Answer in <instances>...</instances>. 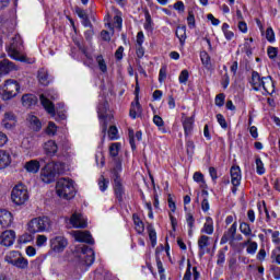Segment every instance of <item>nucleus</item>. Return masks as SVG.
Masks as SVG:
<instances>
[{
	"label": "nucleus",
	"instance_id": "obj_1",
	"mask_svg": "<svg viewBox=\"0 0 280 280\" xmlns=\"http://www.w3.org/2000/svg\"><path fill=\"white\" fill-rule=\"evenodd\" d=\"M121 161H116L114 167L112 168V178L114 180L113 189L118 202H124V196H126V188L121 183Z\"/></svg>",
	"mask_w": 280,
	"mask_h": 280
},
{
	"label": "nucleus",
	"instance_id": "obj_2",
	"mask_svg": "<svg viewBox=\"0 0 280 280\" xmlns=\"http://www.w3.org/2000/svg\"><path fill=\"white\" fill-rule=\"evenodd\" d=\"M56 191L59 198L65 200H71L75 196V187L73 186V180L70 178H60L56 184Z\"/></svg>",
	"mask_w": 280,
	"mask_h": 280
},
{
	"label": "nucleus",
	"instance_id": "obj_3",
	"mask_svg": "<svg viewBox=\"0 0 280 280\" xmlns=\"http://www.w3.org/2000/svg\"><path fill=\"white\" fill-rule=\"evenodd\" d=\"M51 230V219L48 217L34 218L27 223L28 233H45Z\"/></svg>",
	"mask_w": 280,
	"mask_h": 280
},
{
	"label": "nucleus",
	"instance_id": "obj_4",
	"mask_svg": "<svg viewBox=\"0 0 280 280\" xmlns=\"http://www.w3.org/2000/svg\"><path fill=\"white\" fill-rule=\"evenodd\" d=\"M19 91H21L19 81L9 79L4 81V84L0 88V95L4 102H9V100H13V97L19 95Z\"/></svg>",
	"mask_w": 280,
	"mask_h": 280
},
{
	"label": "nucleus",
	"instance_id": "obj_5",
	"mask_svg": "<svg viewBox=\"0 0 280 280\" xmlns=\"http://www.w3.org/2000/svg\"><path fill=\"white\" fill-rule=\"evenodd\" d=\"M51 100H58V92L49 90L48 92H46L45 94H40L39 96L40 104L48 113V115H51V117H56V106L54 105Z\"/></svg>",
	"mask_w": 280,
	"mask_h": 280
},
{
	"label": "nucleus",
	"instance_id": "obj_6",
	"mask_svg": "<svg viewBox=\"0 0 280 280\" xmlns=\"http://www.w3.org/2000/svg\"><path fill=\"white\" fill-rule=\"evenodd\" d=\"M11 200L18 207L25 205L26 201L30 200V192H27V187L22 184L14 186L11 191Z\"/></svg>",
	"mask_w": 280,
	"mask_h": 280
},
{
	"label": "nucleus",
	"instance_id": "obj_7",
	"mask_svg": "<svg viewBox=\"0 0 280 280\" xmlns=\"http://www.w3.org/2000/svg\"><path fill=\"white\" fill-rule=\"evenodd\" d=\"M23 51V42L21 40V36H15L11 45L8 47V54L10 58L13 60H20V62L25 61V56L21 54Z\"/></svg>",
	"mask_w": 280,
	"mask_h": 280
},
{
	"label": "nucleus",
	"instance_id": "obj_8",
	"mask_svg": "<svg viewBox=\"0 0 280 280\" xmlns=\"http://www.w3.org/2000/svg\"><path fill=\"white\" fill-rule=\"evenodd\" d=\"M56 164L55 163H47L40 171V180L49 185L56 180Z\"/></svg>",
	"mask_w": 280,
	"mask_h": 280
},
{
	"label": "nucleus",
	"instance_id": "obj_9",
	"mask_svg": "<svg viewBox=\"0 0 280 280\" xmlns=\"http://www.w3.org/2000/svg\"><path fill=\"white\" fill-rule=\"evenodd\" d=\"M98 119H101V126L104 136L106 135V130H108V124L106 119H112L113 116L108 115V102L101 103L97 107Z\"/></svg>",
	"mask_w": 280,
	"mask_h": 280
},
{
	"label": "nucleus",
	"instance_id": "obj_10",
	"mask_svg": "<svg viewBox=\"0 0 280 280\" xmlns=\"http://www.w3.org/2000/svg\"><path fill=\"white\" fill-rule=\"evenodd\" d=\"M67 246H69V241L65 236H55L50 240V248L54 253H65Z\"/></svg>",
	"mask_w": 280,
	"mask_h": 280
},
{
	"label": "nucleus",
	"instance_id": "obj_11",
	"mask_svg": "<svg viewBox=\"0 0 280 280\" xmlns=\"http://www.w3.org/2000/svg\"><path fill=\"white\" fill-rule=\"evenodd\" d=\"M80 259L85 266H93L95 261V252L89 246H83L81 249Z\"/></svg>",
	"mask_w": 280,
	"mask_h": 280
},
{
	"label": "nucleus",
	"instance_id": "obj_12",
	"mask_svg": "<svg viewBox=\"0 0 280 280\" xmlns=\"http://www.w3.org/2000/svg\"><path fill=\"white\" fill-rule=\"evenodd\" d=\"M209 246H211V237L207 235H201L198 238V248H199V257L202 258L207 253H209Z\"/></svg>",
	"mask_w": 280,
	"mask_h": 280
},
{
	"label": "nucleus",
	"instance_id": "obj_13",
	"mask_svg": "<svg viewBox=\"0 0 280 280\" xmlns=\"http://www.w3.org/2000/svg\"><path fill=\"white\" fill-rule=\"evenodd\" d=\"M72 236L74 237L75 242H83L85 244H95V240H93V236L89 231H73Z\"/></svg>",
	"mask_w": 280,
	"mask_h": 280
},
{
	"label": "nucleus",
	"instance_id": "obj_14",
	"mask_svg": "<svg viewBox=\"0 0 280 280\" xmlns=\"http://www.w3.org/2000/svg\"><path fill=\"white\" fill-rule=\"evenodd\" d=\"M16 240V232L13 230H7L2 232L0 236V244L1 246L10 247L14 244V241Z\"/></svg>",
	"mask_w": 280,
	"mask_h": 280
},
{
	"label": "nucleus",
	"instance_id": "obj_15",
	"mask_svg": "<svg viewBox=\"0 0 280 280\" xmlns=\"http://www.w3.org/2000/svg\"><path fill=\"white\" fill-rule=\"evenodd\" d=\"M70 224L74 228V229H86V219L84 218V215L80 212H74L71 217H70Z\"/></svg>",
	"mask_w": 280,
	"mask_h": 280
},
{
	"label": "nucleus",
	"instance_id": "obj_16",
	"mask_svg": "<svg viewBox=\"0 0 280 280\" xmlns=\"http://www.w3.org/2000/svg\"><path fill=\"white\" fill-rule=\"evenodd\" d=\"M13 220L12 212L0 210V229H9V226H12Z\"/></svg>",
	"mask_w": 280,
	"mask_h": 280
},
{
	"label": "nucleus",
	"instance_id": "obj_17",
	"mask_svg": "<svg viewBox=\"0 0 280 280\" xmlns=\"http://www.w3.org/2000/svg\"><path fill=\"white\" fill-rule=\"evenodd\" d=\"M237 233V222H234L228 231L224 232L221 237L220 244H226L228 242H233L235 240V235Z\"/></svg>",
	"mask_w": 280,
	"mask_h": 280
},
{
	"label": "nucleus",
	"instance_id": "obj_18",
	"mask_svg": "<svg viewBox=\"0 0 280 280\" xmlns=\"http://www.w3.org/2000/svg\"><path fill=\"white\" fill-rule=\"evenodd\" d=\"M231 174V184L234 185V187H240L242 185V170L240 166H232L230 170Z\"/></svg>",
	"mask_w": 280,
	"mask_h": 280
},
{
	"label": "nucleus",
	"instance_id": "obj_19",
	"mask_svg": "<svg viewBox=\"0 0 280 280\" xmlns=\"http://www.w3.org/2000/svg\"><path fill=\"white\" fill-rule=\"evenodd\" d=\"M44 152L47 156H56L58 153V143L54 140H48L44 143Z\"/></svg>",
	"mask_w": 280,
	"mask_h": 280
},
{
	"label": "nucleus",
	"instance_id": "obj_20",
	"mask_svg": "<svg viewBox=\"0 0 280 280\" xmlns=\"http://www.w3.org/2000/svg\"><path fill=\"white\" fill-rule=\"evenodd\" d=\"M262 82H264V78L259 75V72L253 71L249 84L253 86L254 91H261Z\"/></svg>",
	"mask_w": 280,
	"mask_h": 280
},
{
	"label": "nucleus",
	"instance_id": "obj_21",
	"mask_svg": "<svg viewBox=\"0 0 280 280\" xmlns=\"http://www.w3.org/2000/svg\"><path fill=\"white\" fill-rule=\"evenodd\" d=\"M38 104V97L34 94H24L22 96V105L24 108H32V106H36Z\"/></svg>",
	"mask_w": 280,
	"mask_h": 280
},
{
	"label": "nucleus",
	"instance_id": "obj_22",
	"mask_svg": "<svg viewBox=\"0 0 280 280\" xmlns=\"http://www.w3.org/2000/svg\"><path fill=\"white\" fill-rule=\"evenodd\" d=\"M11 71H16V65L9 59H3L0 61V73H11Z\"/></svg>",
	"mask_w": 280,
	"mask_h": 280
},
{
	"label": "nucleus",
	"instance_id": "obj_23",
	"mask_svg": "<svg viewBox=\"0 0 280 280\" xmlns=\"http://www.w3.org/2000/svg\"><path fill=\"white\" fill-rule=\"evenodd\" d=\"M12 163V155L5 150H0V170H5Z\"/></svg>",
	"mask_w": 280,
	"mask_h": 280
},
{
	"label": "nucleus",
	"instance_id": "obj_24",
	"mask_svg": "<svg viewBox=\"0 0 280 280\" xmlns=\"http://www.w3.org/2000/svg\"><path fill=\"white\" fill-rule=\"evenodd\" d=\"M24 170H26L28 174H38L40 171V162H38V160H31L25 163Z\"/></svg>",
	"mask_w": 280,
	"mask_h": 280
},
{
	"label": "nucleus",
	"instance_id": "obj_25",
	"mask_svg": "<svg viewBox=\"0 0 280 280\" xmlns=\"http://www.w3.org/2000/svg\"><path fill=\"white\" fill-rule=\"evenodd\" d=\"M12 266L19 270H27V268H30V261L27 258L23 257V254H20Z\"/></svg>",
	"mask_w": 280,
	"mask_h": 280
},
{
	"label": "nucleus",
	"instance_id": "obj_26",
	"mask_svg": "<svg viewBox=\"0 0 280 280\" xmlns=\"http://www.w3.org/2000/svg\"><path fill=\"white\" fill-rule=\"evenodd\" d=\"M37 78L42 86H49V82H51V79H49V72H47L46 69H39L37 72Z\"/></svg>",
	"mask_w": 280,
	"mask_h": 280
},
{
	"label": "nucleus",
	"instance_id": "obj_27",
	"mask_svg": "<svg viewBox=\"0 0 280 280\" xmlns=\"http://www.w3.org/2000/svg\"><path fill=\"white\" fill-rule=\"evenodd\" d=\"M183 128L186 137H189L194 131V117H185L183 118Z\"/></svg>",
	"mask_w": 280,
	"mask_h": 280
},
{
	"label": "nucleus",
	"instance_id": "obj_28",
	"mask_svg": "<svg viewBox=\"0 0 280 280\" xmlns=\"http://www.w3.org/2000/svg\"><path fill=\"white\" fill-rule=\"evenodd\" d=\"M261 89H264L266 93H275V82L272 81V77L262 78Z\"/></svg>",
	"mask_w": 280,
	"mask_h": 280
},
{
	"label": "nucleus",
	"instance_id": "obj_29",
	"mask_svg": "<svg viewBox=\"0 0 280 280\" xmlns=\"http://www.w3.org/2000/svg\"><path fill=\"white\" fill-rule=\"evenodd\" d=\"M200 58L201 65H203L205 69H207L208 71H213V63L211 62V57L209 56V52L201 51Z\"/></svg>",
	"mask_w": 280,
	"mask_h": 280
},
{
	"label": "nucleus",
	"instance_id": "obj_30",
	"mask_svg": "<svg viewBox=\"0 0 280 280\" xmlns=\"http://www.w3.org/2000/svg\"><path fill=\"white\" fill-rule=\"evenodd\" d=\"M142 137H143V133L141 131H137L135 133V130L129 129V143H130L132 150L137 149L135 141H141Z\"/></svg>",
	"mask_w": 280,
	"mask_h": 280
},
{
	"label": "nucleus",
	"instance_id": "obj_31",
	"mask_svg": "<svg viewBox=\"0 0 280 280\" xmlns=\"http://www.w3.org/2000/svg\"><path fill=\"white\" fill-rule=\"evenodd\" d=\"M240 231L245 237H255V234H253V229H250V224L247 222L240 223Z\"/></svg>",
	"mask_w": 280,
	"mask_h": 280
},
{
	"label": "nucleus",
	"instance_id": "obj_32",
	"mask_svg": "<svg viewBox=\"0 0 280 280\" xmlns=\"http://www.w3.org/2000/svg\"><path fill=\"white\" fill-rule=\"evenodd\" d=\"M20 255H21V252L19 250H11L7 253V255L4 256V261L13 266V264L16 261Z\"/></svg>",
	"mask_w": 280,
	"mask_h": 280
},
{
	"label": "nucleus",
	"instance_id": "obj_33",
	"mask_svg": "<svg viewBox=\"0 0 280 280\" xmlns=\"http://www.w3.org/2000/svg\"><path fill=\"white\" fill-rule=\"evenodd\" d=\"M175 34H176L180 45L182 46L185 45V40L187 39V27L178 26Z\"/></svg>",
	"mask_w": 280,
	"mask_h": 280
},
{
	"label": "nucleus",
	"instance_id": "obj_34",
	"mask_svg": "<svg viewBox=\"0 0 280 280\" xmlns=\"http://www.w3.org/2000/svg\"><path fill=\"white\" fill-rule=\"evenodd\" d=\"M133 223H135V229L137 233L141 235L143 231H145V225L143 224V221H141V218H139V214H133Z\"/></svg>",
	"mask_w": 280,
	"mask_h": 280
},
{
	"label": "nucleus",
	"instance_id": "obj_35",
	"mask_svg": "<svg viewBox=\"0 0 280 280\" xmlns=\"http://www.w3.org/2000/svg\"><path fill=\"white\" fill-rule=\"evenodd\" d=\"M201 233H206L207 235H213V219H211L210 217L206 219V223L203 224Z\"/></svg>",
	"mask_w": 280,
	"mask_h": 280
},
{
	"label": "nucleus",
	"instance_id": "obj_36",
	"mask_svg": "<svg viewBox=\"0 0 280 280\" xmlns=\"http://www.w3.org/2000/svg\"><path fill=\"white\" fill-rule=\"evenodd\" d=\"M129 115L132 119H137V115H141V104L139 103V101H136V103H131Z\"/></svg>",
	"mask_w": 280,
	"mask_h": 280
},
{
	"label": "nucleus",
	"instance_id": "obj_37",
	"mask_svg": "<svg viewBox=\"0 0 280 280\" xmlns=\"http://www.w3.org/2000/svg\"><path fill=\"white\" fill-rule=\"evenodd\" d=\"M195 183H199L201 189H207V182H205V175L200 172H195L192 176Z\"/></svg>",
	"mask_w": 280,
	"mask_h": 280
},
{
	"label": "nucleus",
	"instance_id": "obj_38",
	"mask_svg": "<svg viewBox=\"0 0 280 280\" xmlns=\"http://www.w3.org/2000/svg\"><path fill=\"white\" fill-rule=\"evenodd\" d=\"M110 185V180L106 177H104V175H101L98 178V187L101 191H106V189H108V186Z\"/></svg>",
	"mask_w": 280,
	"mask_h": 280
},
{
	"label": "nucleus",
	"instance_id": "obj_39",
	"mask_svg": "<svg viewBox=\"0 0 280 280\" xmlns=\"http://www.w3.org/2000/svg\"><path fill=\"white\" fill-rule=\"evenodd\" d=\"M96 62L98 65L100 71H102V73H106V71H108V66H106V60H104V57L102 55H98L96 57Z\"/></svg>",
	"mask_w": 280,
	"mask_h": 280
},
{
	"label": "nucleus",
	"instance_id": "obj_40",
	"mask_svg": "<svg viewBox=\"0 0 280 280\" xmlns=\"http://www.w3.org/2000/svg\"><path fill=\"white\" fill-rule=\"evenodd\" d=\"M121 148V144L118 142H114L109 147V155L115 159V156H118L119 150Z\"/></svg>",
	"mask_w": 280,
	"mask_h": 280
},
{
	"label": "nucleus",
	"instance_id": "obj_41",
	"mask_svg": "<svg viewBox=\"0 0 280 280\" xmlns=\"http://www.w3.org/2000/svg\"><path fill=\"white\" fill-rule=\"evenodd\" d=\"M256 172L259 176H264V174H266V167H264L261 158H256Z\"/></svg>",
	"mask_w": 280,
	"mask_h": 280
},
{
	"label": "nucleus",
	"instance_id": "obj_42",
	"mask_svg": "<svg viewBox=\"0 0 280 280\" xmlns=\"http://www.w3.org/2000/svg\"><path fill=\"white\" fill-rule=\"evenodd\" d=\"M179 84L186 85L189 81V71L187 69L182 70L178 77Z\"/></svg>",
	"mask_w": 280,
	"mask_h": 280
},
{
	"label": "nucleus",
	"instance_id": "obj_43",
	"mask_svg": "<svg viewBox=\"0 0 280 280\" xmlns=\"http://www.w3.org/2000/svg\"><path fill=\"white\" fill-rule=\"evenodd\" d=\"M28 121H30L31 126H33V128H34L36 131L40 130L42 124H40V120L38 119V117H36V116H30Z\"/></svg>",
	"mask_w": 280,
	"mask_h": 280
},
{
	"label": "nucleus",
	"instance_id": "obj_44",
	"mask_svg": "<svg viewBox=\"0 0 280 280\" xmlns=\"http://www.w3.org/2000/svg\"><path fill=\"white\" fill-rule=\"evenodd\" d=\"M148 232H149V240L151 242V246L152 248H154V246H156V231L153 228H149Z\"/></svg>",
	"mask_w": 280,
	"mask_h": 280
},
{
	"label": "nucleus",
	"instance_id": "obj_45",
	"mask_svg": "<svg viewBox=\"0 0 280 280\" xmlns=\"http://www.w3.org/2000/svg\"><path fill=\"white\" fill-rule=\"evenodd\" d=\"M58 132V127L56 126L55 122H48V126L46 128V135H49V137H54Z\"/></svg>",
	"mask_w": 280,
	"mask_h": 280
},
{
	"label": "nucleus",
	"instance_id": "obj_46",
	"mask_svg": "<svg viewBox=\"0 0 280 280\" xmlns=\"http://www.w3.org/2000/svg\"><path fill=\"white\" fill-rule=\"evenodd\" d=\"M14 114L12 112H7L4 114V119L2 120L4 124V128H10L11 125L8 121H14Z\"/></svg>",
	"mask_w": 280,
	"mask_h": 280
},
{
	"label": "nucleus",
	"instance_id": "obj_47",
	"mask_svg": "<svg viewBox=\"0 0 280 280\" xmlns=\"http://www.w3.org/2000/svg\"><path fill=\"white\" fill-rule=\"evenodd\" d=\"M257 248H259V245L257 244V242L252 241L248 244V247L246 248L247 255H255V253H257Z\"/></svg>",
	"mask_w": 280,
	"mask_h": 280
},
{
	"label": "nucleus",
	"instance_id": "obj_48",
	"mask_svg": "<svg viewBox=\"0 0 280 280\" xmlns=\"http://www.w3.org/2000/svg\"><path fill=\"white\" fill-rule=\"evenodd\" d=\"M267 55L270 58V60H275V58H277V56L279 55V48L269 46L267 48Z\"/></svg>",
	"mask_w": 280,
	"mask_h": 280
},
{
	"label": "nucleus",
	"instance_id": "obj_49",
	"mask_svg": "<svg viewBox=\"0 0 280 280\" xmlns=\"http://www.w3.org/2000/svg\"><path fill=\"white\" fill-rule=\"evenodd\" d=\"M108 137L110 141H115L116 139H119L118 130L116 126H110L108 130Z\"/></svg>",
	"mask_w": 280,
	"mask_h": 280
},
{
	"label": "nucleus",
	"instance_id": "obj_50",
	"mask_svg": "<svg viewBox=\"0 0 280 280\" xmlns=\"http://www.w3.org/2000/svg\"><path fill=\"white\" fill-rule=\"evenodd\" d=\"M224 100H226V95L224 93H220L214 98L215 106H219V108H222L224 106Z\"/></svg>",
	"mask_w": 280,
	"mask_h": 280
},
{
	"label": "nucleus",
	"instance_id": "obj_51",
	"mask_svg": "<svg viewBox=\"0 0 280 280\" xmlns=\"http://www.w3.org/2000/svg\"><path fill=\"white\" fill-rule=\"evenodd\" d=\"M156 266H158V272L160 275V279H165V269L163 268V262L161 261V258H156Z\"/></svg>",
	"mask_w": 280,
	"mask_h": 280
},
{
	"label": "nucleus",
	"instance_id": "obj_52",
	"mask_svg": "<svg viewBox=\"0 0 280 280\" xmlns=\"http://www.w3.org/2000/svg\"><path fill=\"white\" fill-rule=\"evenodd\" d=\"M95 160H96V164L100 167H104V165L106 164V161L104 159V153H102V152L96 153Z\"/></svg>",
	"mask_w": 280,
	"mask_h": 280
},
{
	"label": "nucleus",
	"instance_id": "obj_53",
	"mask_svg": "<svg viewBox=\"0 0 280 280\" xmlns=\"http://www.w3.org/2000/svg\"><path fill=\"white\" fill-rule=\"evenodd\" d=\"M167 79V67H162L159 73V82L163 83Z\"/></svg>",
	"mask_w": 280,
	"mask_h": 280
},
{
	"label": "nucleus",
	"instance_id": "obj_54",
	"mask_svg": "<svg viewBox=\"0 0 280 280\" xmlns=\"http://www.w3.org/2000/svg\"><path fill=\"white\" fill-rule=\"evenodd\" d=\"M266 38L269 43H275V31L272 30V27L267 28Z\"/></svg>",
	"mask_w": 280,
	"mask_h": 280
},
{
	"label": "nucleus",
	"instance_id": "obj_55",
	"mask_svg": "<svg viewBox=\"0 0 280 280\" xmlns=\"http://www.w3.org/2000/svg\"><path fill=\"white\" fill-rule=\"evenodd\" d=\"M153 124H155L158 128H163V126H165V121H163V118L159 115L153 116Z\"/></svg>",
	"mask_w": 280,
	"mask_h": 280
},
{
	"label": "nucleus",
	"instance_id": "obj_56",
	"mask_svg": "<svg viewBox=\"0 0 280 280\" xmlns=\"http://www.w3.org/2000/svg\"><path fill=\"white\" fill-rule=\"evenodd\" d=\"M186 222L189 229H194V224L196 223V219H194V214L187 213L186 214Z\"/></svg>",
	"mask_w": 280,
	"mask_h": 280
},
{
	"label": "nucleus",
	"instance_id": "obj_57",
	"mask_svg": "<svg viewBox=\"0 0 280 280\" xmlns=\"http://www.w3.org/2000/svg\"><path fill=\"white\" fill-rule=\"evenodd\" d=\"M187 23L190 28L196 27V18L194 16L192 12L188 13Z\"/></svg>",
	"mask_w": 280,
	"mask_h": 280
},
{
	"label": "nucleus",
	"instance_id": "obj_58",
	"mask_svg": "<svg viewBox=\"0 0 280 280\" xmlns=\"http://www.w3.org/2000/svg\"><path fill=\"white\" fill-rule=\"evenodd\" d=\"M144 40H145V35H143L142 31H140L137 34V39H136V43H137L138 47H143V42Z\"/></svg>",
	"mask_w": 280,
	"mask_h": 280
},
{
	"label": "nucleus",
	"instance_id": "obj_59",
	"mask_svg": "<svg viewBox=\"0 0 280 280\" xmlns=\"http://www.w3.org/2000/svg\"><path fill=\"white\" fill-rule=\"evenodd\" d=\"M217 121H218V124H220L221 128H228L226 119L224 118V116L222 114L217 115Z\"/></svg>",
	"mask_w": 280,
	"mask_h": 280
},
{
	"label": "nucleus",
	"instance_id": "obj_60",
	"mask_svg": "<svg viewBox=\"0 0 280 280\" xmlns=\"http://www.w3.org/2000/svg\"><path fill=\"white\" fill-rule=\"evenodd\" d=\"M36 244L37 246H45V244H47V236L45 235H38L37 240H36Z\"/></svg>",
	"mask_w": 280,
	"mask_h": 280
},
{
	"label": "nucleus",
	"instance_id": "obj_61",
	"mask_svg": "<svg viewBox=\"0 0 280 280\" xmlns=\"http://www.w3.org/2000/svg\"><path fill=\"white\" fill-rule=\"evenodd\" d=\"M209 209H210L209 199L203 198V200L201 201V210L203 211V213H207Z\"/></svg>",
	"mask_w": 280,
	"mask_h": 280
},
{
	"label": "nucleus",
	"instance_id": "obj_62",
	"mask_svg": "<svg viewBox=\"0 0 280 280\" xmlns=\"http://www.w3.org/2000/svg\"><path fill=\"white\" fill-rule=\"evenodd\" d=\"M183 280H191V264L188 262Z\"/></svg>",
	"mask_w": 280,
	"mask_h": 280
},
{
	"label": "nucleus",
	"instance_id": "obj_63",
	"mask_svg": "<svg viewBox=\"0 0 280 280\" xmlns=\"http://www.w3.org/2000/svg\"><path fill=\"white\" fill-rule=\"evenodd\" d=\"M174 10H177V12H185V3H183V1H177L174 4Z\"/></svg>",
	"mask_w": 280,
	"mask_h": 280
},
{
	"label": "nucleus",
	"instance_id": "obj_64",
	"mask_svg": "<svg viewBox=\"0 0 280 280\" xmlns=\"http://www.w3.org/2000/svg\"><path fill=\"white\" fill-rule=\"evenodd\" d=\"M271 270L273 272L275 279L279 280L280 279V267L271 266Z\"/></svg>",
	"mask_w": 280,
	"mask_h": 280
}]
</instances>
